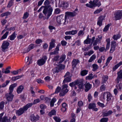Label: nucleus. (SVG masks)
<instances>
[{"mask_svg":"<svg viewBox=\"0 0 122 122\" xmlns=\"http://www.w3.org/2000/svg\"><path fill=\"white\" fill-rule=\"evenodd\" d=\"M96 55L94 54L90 58V59L88 61L89 62H92L93 61L95 60L96 58Z\"/></svg>","mask_w":122,"mask_h":122,"instance_id":"nucleus-37","label":"nucleus"},{"mask_svg":"<svg viewBox=\"0 0 122 122\" xmlns=\"http://www.w3.org/2000/svg\"><path fill=\"white\" fill-rule=\"evenodd\" d=\"M108 92H104L103 95V98L104 99H106L107 98V96L108 94Z\"/></svg>","mask_w":122,"mask_h":122,"instance_id":"nucleus-58","label":"nucleus"},{"mask_svg":"<svg viewBox=\"0 0 122 122\" xmlns=\"http://www.w3.org/2000/svg\"><path fill=\"white\" fill-rule=\"evenodd\" d=\"M97 104L99 106L102 107H103L105 106L104 104L101 103L99 102H97Z\"/></svg>","mask_w":122,"mask_h":122,"instance_id":"nucleus-63","label":"nucleus"},{"mask_svg":"<svg viewBox=\"0 0 122 122\" xmlns=\"http://www.w3.org/2000/svg\"><path fill=\"white\" fill-rule=\"evenodd\" d=\"M113 99V97L112 94L109 92H108V94L107 98V101H111Z\"/></svg>","mask_w":122,"mask_h":122,"instance_id":"nucleus-21","label":"nucleus"},{"mask_svg":"<svg viewBox=\"0 0 122 122\" xmlns=\"http://www.w3.org/2000/svg\"><path fill=\"white\" fill-rule=\"evenodd\" d=\"M114 20H117L121 19L122 16V10H118L114 14Z\"/></svg>","mask_w":122,"mask_h":122,"instance_id":"nucleus-8","label":"nucleus"},{"mask_svg":"<svg viewBox=\"0 0 122 122\" xmlns=\"http://www.w3.org/2000/svg\"><path fill=\"white\" fill-rule=\"evenodd\" d=\"M40 100L39 99H36L34 100V101L33 103H32L33 104H33H36L40 102Z\"/></svg>","mask_w":122,"mask_h":122,"instance_id":"nucleus-59","label":"nucleus"},{"mask_svg":"<svg viewBox=\"0 0 122 122\" xmlns=\"http://www.w3.org/2000/svg\"><path fill=\"white\" fill-rule=\"evenodd\" d=\"M79 12L78 9L77 8L72 12H66L64 19V17L62 15H60L57 17V21L58 23L60 24H61V22L64 21V25H66L68 23V21L67 20V17L68 18V17L70 16L71 17H74L77 15Z\"/></svg>","mask_w":122,"mask_h":122,"instance_id":"nucleus-1","label":"nucleus"},{"mask_svg":"<svg viewBox=\"0 0 122 122\" xmlns=\"http://www.w3.org/2000/svg\"><path fill=\"white\" fill-rule=\"evenodd\" d=\"M85 91L86 92H87L92 88V85L90 84L88 82L85 85Z\"/></svg>","mask_w":122,"mask_h":122,"instance_id":"nucleus-19","label":"nucleus"},{"mask_svg":"<svg viewBox=\"0 0 122 122\" xmlns=\"http://www.w3.org/2000/svg\"><path fill=\"white\" fill-rule=\"evenodd\" d=\"M9 43L6 41H4L3 42L1 46L2 50L5 52L6 50L8 48V46H9Z\"/></svg>","mask_w":122,"mask_h":122,"instance_id":"nucleus-10","label":"nucleus"},{"mask_svg":"<svg viewBox=\"0 0 122 122\" xmlns=\"http://www.w3.org/2000/svg\"><path fill=\"white\" fill-rule=\"evenodd\" d=\"M14 96V95L11 93H6L5 95V96L6 98L7 101L8 102L12 101Z\"/></svg>","mask_w":122,"mask_h":122,"instance_id":"nucleus-13","label":"nucleus"},{"mask_svg":"<svg viewBox=\"0 0 122 122\" xmlns=\"http://www.w3.org/2000/svg\"><path fill=\"white\" fill-rule=\"evenodd\" d=\"M55 41V40L52 39H51V42L50 43V46L49 47L48 51H50L53 48L55 47V45L54 42Z\"/></svg>","mask_w":122,"mask_h":122,"instance_id":"nucleus-16","label":"nucleus"},{"mask_svg":"<svg viewBox=\"0 0 122 122\" xmlns=\"http://www.w3.org/2000/svg\"><path fill=\"white\" fill-rule=\"evenodd\" d=\"M121 37V35L120 34L114 35L112 38L113 39L115 40H117Z\"/></svg>","mask_w":122,"mask_h":122,"instance_id":"nucleus-38","label":"nucleus"},{"mask_svg":"<svg viewBox=\"0 0 122 122\" xmlns=\"http://www.w3.org/2000/svg\"><path fill=\"white\" fill-rule=\"evenodd\" d=\"M88 71L85 70H83L81 71V75L82 76L86 75L88 73Z\"/></svg>","mask_w":122,"mask_h":122,"instance_id":"nucleus-34","label":"nucleus"},{"mask_svg":"<svg viewBox=\"0 0 122 122\" xmlns=\"http://www.w3.org/2000/svg\"><path fill=\"white\" fill-rule=\"evenodd\" d=\"M56 112L55 110H53L49 113V114L50 116L55 115L56 114Z\"/></svg>","mask_w":122,"mask_h":122,"instance_id":"nucleus-44","label":"nucleus"},{"mask_svg":"<svg viewBox=\"0 0 122 122\" xmlns=\"http://www.w3.org/2000/svg\"><path fill=\"white\" fill-rule=\"evenodd\" d=\"M66 56L65 55H63L61 56L60 58V61L58 63H60L63 62L66 58Z\"/></svg>","mask_w":122,"mask_h":122,"instance_id":"nucleus-31","label":"nucleus"},{"mask_svg":"<svg viewBox=\"0 0 122 122\" xmlns=\"http://www.w3.org/2000/svg\"><path fill=\"white\" fill-rule=\"evenodd\" d=\"M2 72L3 73L7 74L9 73L10 72V71L9 70L6 69L5 71L3 70Z\"/></svg>","mask_w":122,"mask_h":122,"instance_id":"nucleus-64","label":"nucleus"},{"mask_svg":"<svg viewBox=\"0 0 122 122\" xmlns=\"http://www.w3.org/2000/svg\"><path fill=\"white\" fill-rule=\"evenodd\" d=\"M108 120V118H103L100 120V122H107Z\"/></svg>","mask_w":122,"mask_h":122,"instance_id":"nucleus-55","label":"nucleus"},{"mask_svg":"<svg viewBox=\"0 0 122 122\" xmlns=\"http://www.w3.org/2000/svg\"><path fill=\"white\" fill-rule=\"evenodd\" d=\"M9 80H7L6 81V83H4L2 84L1 85L2 86V87H5L9 83Z\"/></svg>","mask_w":122,"mask_h":122,"instance_id":"nucleus-52","label":"nucleus"},{"mask_svg":"<svg viewBox=\"0 0 122 122\" xmlns=\"http://www.w3.org/2000/svg\"><path fill=\"white\" fill-rule=\"evenodd\" d=\"M68 87V86L66 84H65L62 86V89L59 94V95L60 96H64L68 92V90L67 89Z\"/></svg>","mask_w":122,"mask_h":122,"instance_id":"nucleus-4","label":"nucleus"},{"mask_svg":"<svg viewBox=\"0 0 122 122\" xmlns=\"http://www.w3.org/2000/svg\"><path fill=\"white\" fill-rule=\"evenodd\" d=\"M53 118L55 121L57 122H60L61 121V119L60 118L56 117H54Z\"/></svg>","mask_w":122,"mask_h":122,"instance_id":"nucleus-53","label":"nucleus"},{"mask_svg":"<svg viewBox=\"0 0 122 122\" xmlns=\"http://www.w3.org/2000/svg\"><path fill=\"white\" fill-rule=\"evenodd\" d=\"M59 56L58 55L54 56L52 59V61L53 62L59 60Z\"/></svg>","mask_w":122,"mask_h":122,"instance_id":"nucleus-42","label":"nucleus"},{"mask_svg":"<svg viewBox=\"0 0 122 122\" xmlns=\"http://www.w3.org/2000/svg\"><path fill=\"white\" fill-rule=\"evenodd\" d=\"M39 116L36 115V116H35L33 114L30 117V119L31 121H36L39 120Z\"/></svg>","mask_w":122,"mask_h":122,"instance_id":"nucleus-18","label":"nucleus"},{"mask_svg":"<svg viewBox=\"0 0 122 122\" xmlns=\"http://www.w3.org/2000/svg\"><path fill=\"white\" fill-rule=\"evenodd\" d=\"M100 40L98 38H96V40L93 43V46H96L97 43H100Z\"/></svg>","mask_w":122,"mask_h":122,"instance_id":"nucleus-35","label":"nucleus"},{"mask_svg":"<svg viewBox=\"0 0 122 122\" xmlns=\"http://www.w3.org/2000/svg\"><path fill=\"white\" fill-rule=\"evenodd\" d=\"M63 7H68V3L66 2H64L62 3Z\"/></svg>","mask_w":122,"mask_h":122,"instance_id":"nucleus-61","label":"nucleus"},{"mask_svg":"<svg viewBox=\"0 0 122 122\" xmlns=\"http://www.w3.org/2000/svg\"><path fill=\"white\" fill-rule=\"evenodd\" d=\"M102 8H100L99 9L97 10L96 11H95L94 13V14H98L102 11Z\"/></svg>","mask_w":122,"mask_h":122,"instance_id":"nucleus-50","label":"nucleus"},{"mask_svg":"<svg viewBox=\"0 0 122 122\" xmlns=\"http://www.w3.org/2000/svg\"><path fill=\"white\" fill-rule=\"evenodd\" d=\"M52 8H44L43 11V13L46 15H47V19H48L51 15L52 12Z\"/></svg>","mask_w":122,"mask_h":122,"instance_id":"nucleus-6","label":"nucleus"},{"mask_svg":"<svg viewBox=\"0 0 122 122\" xmlns=\"http://www.w3.org/2000/svg\"><path fill=\"white\" fill-rule=\"evenodd\" d=\"M61 89V88L59 86H58L56 90L55 91L54 93H55L56 94L59 92Z\"/></svg>","mask_w":122,"mask_h":122,"instance_id":"nucleus-54","label":"nucleus"},{"mask_svg":"<svg viewBox=\"0 0 122 122\" xmlns=\"http://www.w3.org/2000/svg\"><path fill=\"white\" fill-rule=\"evenodd\" d=\"M29 15V14L28 12H25L23 16V19H26L28 17Z\"/></svg>","mask_w":122,"mask_h":122,"instance_id":"nucleus-45","label":"nucleus"},{"mask_svg":"<svg viewBox=\"0 0 122 122\" xmlns=\"http://www.w3.org/2000/svg\"><path fill=\"white\" fill-rule=\"evenodd\" d=\"M92 75H93L92 74H90L89 76L86 77V79L89 80L92 79L93 78Z\"/></svg>","mask_w":122,"mask_h":122,"instance_id":"nucleus-49","label":"nucleus"},{"mask_svg":"<svg viewBox=\"0 0 122 122\" xmlns=\"http://www.w3.org/2000/svg\"><path fill=\"white\" fill-rule=\"evenodd\" d=\"M59 50V47L58 46H57L56 48L55 49V51L53 52H51L50 53V55H52L57 54L58 53V51Z\"/></svg>","mask_w":122,"mask_h":122,"instance_id":"nucleus-23","label":"nucleus"},{"mask_svg":"<svg viewBox=\"0 0 122 122\" xmlns=\"http://www.w3.org/2000/svg\"><path fill=\"white\" fill-rule=\"evenodd\" d=\"M67 105L66 103H63L62 104V108L61 109V110L63 112H64L66 111V107Z\"/></svg>","mask_w":122,"mask_h":122,"instance_id":"nucleus-28","label":"nucleus"},{"mask_svg":"<svg viewBox=\"0 0 122 122\" xmlns=\"http://www.w3.org/2000/svg\"><path fill=\"white\" fill-rule=\"evenodd\" d=\"M5 102L3 101L1 102L0 103V109H2L4 107Z\"/></svg>","mask_w":122,"mask_h":122,"instance_id":"nucleus-51","label":"nucleus"},{"mask_svg":"<svg viewBox=\"0 0 122 122\" xmlns=\"http://www.w3.org/2000/svg\"><path fill=\"white\" fill-rule=\"evenodd\" d=\"M50 3L48 0H46L44 2V4L46 8H50L51 7Z\"/></svg>","mask_w":122,"mask_h":122,"instance_id":"nucleus-32","label":"nucleus"},{"mask_svg":"<svg viewBox=\"0 0 122 122\" xmlns=\"http://www.w3.org/2000/svg\"><path fill=\"white\" fill-rule=\"evenodd\" d=\"M33 87L31 86L30 87V91L31 93L32 94V96L33 97H35V93L33 91Z\"/></svg>","mask_w":122,"mask_h":122,"instance_id":"nucleus-41","label":"nucleus"},{"mask_svg":"<svg viewBox=\"0 0 122 122\" xmlns=\"http://www.w3.org/2000/svg\"><path fill=\"white\" fill-rule=\"evenodd\" d=\"M9 32L7 31L5 33V34L2 36L0 40H2L3 39H4L6 38L8 35Z\"/></svg>","mask_w":122,"mask_h":122,"instance_id":"nucleus-47","label":"nucleus"},{"mask_svg":"<svg viewBox=\"0 0 122 122\" xmlns=\"http://www.w3.org/2000/svg\"><path fill=\"white\" fill-rule=\"evenodd\" d=\"M112 111L111 110H109L107 112H105L103 114V116L105 117H107L112 114Z\"/></svg>","mask_w":122,"mask_h":122,"instance_id":"nucleus-27","label":"nucleus"},{"mask_svg":"<svg viewBox=\"0 0 122 122\" xmlns=\"http://www.w3.org/2000/svg\"><path fill=\"white\" fill-rule=\"evenodd\" d=\"M79 83L77 85H78V86L79 88L80 89H83L84 88V86L83 85V82L80 80H78Z\"/></svg>","mask_w":122,"mask_h":122,"instance_id":"nucleus-30","label":"nucleus"},{"mask_svg":"<svg viewBox=\"0 0 122 122\" xmlns=\"http://www.w3.org/2000/svg\"><path fill=\"white\" fill-rule=\"evenodd\" d=\"M96 104L94 103H91L89 104L88 108L89 109H92L93 111L97 112L98 111V109L96 107Z\"/></svg>","mask_w":122,"mask_h":122,"instance_id":"nucleus-12","label":"nucleus"},{"mask_svg":"<svg viewBox=\"0 0 122 122\" xmlns=\"http://www.w3.org/2000/svg\"><path fill=\"white\" fill-rule=\"evenodd\" d=\"M106 88V86L104 84L102 85L100 87V90L101 91H105Z\"/></svg>","mask_w":122,"mask_h":122,"instance_id":"nucleus-46","label":"nucleus"},{"mask_svg":"<svg viewBox=\"0 0 122 122\" xmlns=\"http://www.w3.org/2000/svg\"><path fill=\"white\" fill-rule=\"evenodd\" d=\"M95 39V37L94 36L93 37L92 39L90 38L86 39L84 41V43L87 44L90 43L92 41L91 43L92 44L94 41Z\"/></svg>","mask_w":122,"mask_h":122,"instance_id":"nucleus-14","label":"nucleus"},{"mask_svg":"<svg viewBox=\"0 0 122 122\" xmlns=\"http://www.w3.org/2000/svg\"><path fill=\"white\" fill-rule=\"evenodd\" d=\"M15 87V84H12L10 85V86L9 88V93L12 94V93L13 92L14 88Z\"/></svg>","mask_w":122,"mask_h":122,"instance_id":"nucleus-26","label":"nucleus"},{"mask_svg":"<svg viewBox=\"0 0 122 122\" xmlns=\"http://www.w3.org/2000/svg\"><path fill=\"white\" fill-rule=\"evenodd\" d=\"M108 78V76H107L105 75L103 76L102 80L103 83L105 82Z\"/></svg>","mask_w":122,"mask_h":122,"instance_id":"nucleus-39","label":"nucleus"},{"mask_svg":"<svg viewBox=\"0 0 122 122\" xmlns=\"http://www.w3.org/2000/svg\"><path fill=\"white\" fill-rule=\"evenodd\" d=\"M122 65V61H121L116 65L113 68V69L115 70L117 69L121 65Z\"/></svg>","mask_w":122,"mask_h":122,"instance_id":"nucleus-36","label":"nucleus"},{"mask_svg":"<svg viewBox=\"0 0 122 122\" xmlns=\"http://www.w3.org/2000/svg\"><path fill=\"white\" fill-rule=\"evenodd\" d=\"M71 75L69 72L67 71L64 76L65 78L63 81V83L70 82L71 81Z\"/></svg>","mask_w":122,"mask_h":122,"instance_id":"nucleus-5","label":"nucleus"},{"mask_svg":"<svg viewBox=\"0 0 122 122\" xmlns=\"http://www.w3.org/2000/svg\"><path fill=\"white\" fill-rule=\"evenodd\" d=\"M79 62V60L74 59L72 62V66L73 68L76 67L77 64Z\"/></svg>","mask_w":122,"mask_h":122,"instance_id":"nucleus-22","label":"nucleus"},{"mask_svg":"<svg viewBox=\"0 0 122 122\" xmlns=\"http://www.w3.org/2000/svg\"><path fill=\"white\" fill-rule=\"evenodd\" d=\"M13 3V1L10 0L8 4L7 7L8 8H10L12 5Z\"/></svg>","mask_w":122,"mask_h":122,"instance_id":"nucleus-57","label":"nucleus"},{"mask_svg":"<svg viewBox=\"0 0 122 122\" xmlns=\"http://www.w3.org/2000/svg\"><path fill=\"white\" fill-rule=\"evenodd\" d=\"M33 105L32 103H29L24 106L23 108H20L17 111L16 114L18 116H20L23 114L25 111H26L28 109Z\"/></svg>","mask_w":122,"mask_h":122,"instance_id":"nucleus-2","label":"nucleus"},{"mask_svg":"<svg viewBox=\"0 0 122 122\" xmlns=\"http://www.w3.org/2000/svg\"><path fill=\"white\" fill-rule=\"evenodd\" d=\"M116 43L115 41H112L110 51V53H112L115 51V50L116 47Z\"/></svg>","mask_w":122,"mask_h":122,"instance_id":"nucleus-11","label":"nucleus"},{"mask_svg":"<svg viewBox=\"0 0 122 122\" xmlns=\"http://www.w3.org/2000/svg\"><path fill=\"white\" fill-rule=\"evenodd\" d=\"M61 11L59 8H56L55 10L54 13L56 14H60Z\"/></svg>","mask_w":122,"mask_h":122,"instance_id":"nucleus-43","label":"nucleus"},{"mask_svg":"<svg viewBox=\"0 0 122 122\" xmlns=\"http://www.w3.org/2000/svg\"><path fill=\"white\" fill-rule=\"evenodd\" d=\"M56 100L55 98H53L51 100L50 103V106L53 107L54 106V103L56 101Z\"/></svg>","mask_w":122,"mask_h":122,"instance_id":"nucleus-40","label":"nucleus"},{"mask_svg":"<svg viewBox=\"0 0 122 122\" xmlns=\"http://www.w3.org/2000/svg\"><path fill=\"white\" fill-rule=\"evenodd\" d=\"M104 17L103 16H100L98 19V20L97 21V24L99 26H101L102 25V21L103 20Z\"/></svg>","mask_w":122,"mask_h":122,"instance_id":"nucleus-17","label":"nucleus"},{"mask_svg":"<svg viewBox=\"0 0 122 122\" xmlns=\"http://www.w3.org/2000/svg\"><path fill=\"white\" fill-rule=\"evenodd\" d=\"M92 71H95L99 68L97 64H94L92 65Z\"/></svg>","mask_w":122,"mask_h":122,"instance_id":"nucleus-33","label":"nucleus"},{"mask_svg":"<svg viewBox=\"0 0 122 122\" xmlns=\"http://www.w3.org/2000/svg\"><path fill=\"white\" fill-rule=\"evenodd\" d=\"M117 87L118 90L121 91L122 87V84L120 83L117 86Z\"/></svg>","mask_w":122,"mask_h":122,"instance_id":"nucleus-60","label":"nucleus"},{"mask_svg":"<svg viewBox=\"0 0 122 122\" xmlns=\"http://www.w3.org/2000/svg\"><path fill=\"white\" fill-rule=\"evenodd\" d=\"M89 4H87L86 6L90 8L95 7L96 6L99 7L101 4L100 1H98V0H94L93 1H91L89 2Z\"/></svg>","mask_w":122,"mask_h":122,"instance_id":"nucleus-3","label":"nucleus"},{"mask_svg":"<svg viewBox=\"0 0 122 122\" xmlns=\"http://www.w3.org/2000/svg\"><path fill=\"white\" fill-rule=\"evenodd\" d=\"M11 119V117H10L9 119H8L6 117L4 116L3 117L1 121V122H10Z\"/></svg>","mask_w":122,"mask_h":122,"instance_id":"nucleus-25","label":"nucleus"},{"mask_svg":"<svg viewBox=\"0 0 122 122\" xmlns=\"http://www.w3.org/2000/svg\"><path fill=\"white\" fill-rule=\"evenodd\" d=\"M24 88V87L23 86L21 85L19 86L16 90L17 93L18 94L21 93L22 92Z\"/></svg>","mask_w":122,"mask_h":122,"instance_id":"nucleus-24","label":"nucleus"},{"mask_svg":"<svg viewBox=\"0 0 122 122\" xmlns=\"http://www.w3.org/2000/svg\"><path fill=\"white\" fill-rule=\"evenodd\" d=\"M35 47L34 44H31L29 45L28 48L26 49L25 52V53H27L30 50L33 49Z\"/></svg>","mask_w":122,"mask_h":122,"instance_id":"nucleus-20","label":"nucleus"},{"mask_svg":"<svg viewBox=\"0 0 122 122\" xmlns=\"http://www.w3.org/2000/svg\"><path fill=\"white\" fill-rule=\"evenodd\" d=\"M47 59V56H44L43 57L37 60V64L39 66H42L45 63Z\"/></svg>","mask_w":122,"mask_h":122,"instance_id":"nucleus-9","label":"nucleus"},{"mask_svg":"<svg viewBox=\"0 0 122 122\" xmlns=\"http://www.w3.org/2000/svg\"><path fill=\"white\" fill-rule=\"evenodd\" d=\"M58 67H56L53 69V73H58L61 70L64 69L65 68V66L63 64H60L57 65Z\"/></svg>","mask_w":122,"mask_h":122,"instance_id":"nucleus-7","label":"nucleus"},{"mask_svg":"<svg viewBox=\"0 0 122 122\" xmlns=\"http://www.w3.org/2000/svg\"><path fill=\"white\" fill-rule=\"evenodd\" d=\"M15 32H14L10 36V39L11 40H14L15 38Z\"/></svg>","mask_w":122,"mask_h":122,"instance_id":"nucleus-48","label":"nucleus"},{"mask_svg":"<svg viewBox=\"0 0 122 122\" xmlns=\"http://www.w3.org/2000/svg\"><path fill=\"white\" fill-rule=\"evenodd\" d=\"M40 98L42 100H44V99H45L46 100H49V99L47 97H44L43 95L41 96L40 97Z\"/></svg>","mask_w":122,"mask_h":122,"instance_id":"nucleus-62","label":"nucleus"},{"mask_svg":"<svg viewBox=\"0 0 122 122\" xmlns=\"http://www.w3.org/2000/svg\"><path fill=\"white\" fill-rule=\"evenodd\" d=\"M110 25L109 24L107 25H106L104 27L103 31H107L108 30V29L110 27Z\"/></svg>","mask_w":122,"mask_h":122,"instance_id":"nucleus-56","label":"nucleus"},{"mask_svg":"<svg viewBox=\"0 0 122 122\" xmlns=\"http://www.w3.org/2000/svg\"><path fill=\"white\" fill-rule=\"evenodd\" d=\"M117 82L118 83L121 79H122V70H120L117 73Z\"/></svg>","mask_w":122,"mask_h":122,"instance_id":"nucleus-15","label":"nucleus"},{"mask_svg":"<svg viewBox=\"0 0 122 122\" xmlns=\"http://www.w3.org/2000/svg\"><path fill=\"white\" fill-rule=\"evenodd\" d=\"M78 81V80H76L75 81L70 83L69 85L70 86L72 87L76 85H77V84H78V83H79Z\"/></svg>","mask_w":122,"mask_h":122,"instance_id":"nucleus-29","label":"nucleus"}]
</instances>
